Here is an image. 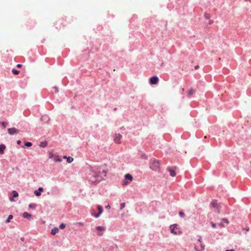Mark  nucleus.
<instances>
[{"label": "nucleus", "mask_w": 251, "mask_h": 251, "mask_svg": "<svg viewBox=\"0 0 251 251\" xmlns=\"http://www.w3.org/2000/svg\"><path fill=\"white\" fill-rule=\"evenodd\" d=\"M100 172H95L94 174V177L96 179V180H100V178L102 179V180L104 179L102 176L100 175Z\"/></svg>", "instance_id": "16"}, {"label": "nucleus", "mask_w": 251, "mask_h": 251, "mask_svg": "<svg viewBox=\"0 0 251 251\" xmlns=\"http://www.w3.org/2000/svg\"><path fill=\"white\" fill-rule=\"evenodd\" d=\"M101 173L102 174H103L104 176H106V175H107V171H106L103 170L102 171Z\"/></svg>", "instance_id": "41"}, {"label": "nucleus", "mask_w": 251, "mask_h": 251, "mask_svg": "<svg viewBox=\"0 0 251 251\" xmlns=\"http://www.w3.org/2000/svg\"><path fill=\"white\" fill-rule=\"evenodd\" d=\"M222 221L226 224H228V220L226 219V218H224L222 219Z\"/></svg>", "instance_id": "42"}, {"label": "nucleus", "mask_w": 251, "mask_h": 251, "mask_svg": "<svg viewBox=\"0 0 251 251\" xmlns=\"http://www.w3.org/2000/svg\"><path fill=\"white\" fill-rule=\"evenodd\" d=\"M66 227V225L63 223H61L59 226V229H64Z\"/></svg>", "instance_id": "29"}, {"label": "nucleus", "mask_w": 251, "mask_h": 251, "mask_svg": "<svg viewBox=\"0 0 251 251\" xmlns=\"http://www.w3.org/2000/svg\"><path fill=\"white\" fill-rule=\"evenodd\" d=\"M170 229L171 232L174 235H177L181 233L180 228L178 227V226L177 224L172 225L170 226Z\"/></svg>", "instance_id": "4"}, {"label": "nucleus", "mask_w": 251, "mask_h": 251, "mask_svg": "<svg viewBox=\"0 0 251 251\" xmlns=\"http://www.w3.org/2000/svg\"><path fill=\"white\" fill-rule=\"evenodd\" d=\"M102 28H103V27H102V25H98V26H97L96 29H97L98 31H100V30H102Z\"/></svg>", "instance_id": "36"}, {"label": "nucleus", "mask_w": 251, "mask_h": 251, "mask_svg": "<svg viewBox=\"0 0 251 251\" xmlns=\"http://www.w3.org/2000/svg\"><path fill=\"white\" fill-rule=\"evenodd\" d=\"M96 229L98 231H103L105 230L106 228L105 226H97L96 227Z\"/></svg>", "instance_id": "23"}, {"label": "nucleus", "mask_w": 251, "mask_h": 251, "mask_svg": "<svg viewBox=\"0 0 251 251\" xmlns=\"http://www.w3.org/2000/svg\"><path fill=\"white\" fill-rule=\"evenodd\" d=\"M158 78L156 76H154L150 78V83L152 85L156 84L158 82Z\"/></svg>", "instance_id": "11"}, {"label": "nucleus", "mask_w": 251, "mask_h": 251, "mask_svg": "<svg viewBox=\"0 0 251 251\" xmlns=\"http://www.w3.org/2000/svg\"><path fill=\"white\" fill-rule=\"evenodd\" d=\"M179 215L181 217H184L185 216V214L183 212L180 211L179 212Z\"/></svg>", "instance_id": "39"}, {"label": "nucleus", "mask_w": 251, "mask_h": 251, "mask_svg": "<svg viewBox=\"0 0 251 251\" xmlns=\"http://www.w3.org/2000/svg\"><path fill=\"white\" fill-rule=\"evenodd\" d=\"M58 232L59 228L58 227L54 226L51 229L50 234L52 235H55Z\"/></svg>", "instance_id": "14"}, {"label": "nucleus", "mask_w": 251, "mask_h": 251, "mask_svg": "<svg viewBox=\"0 0 251 251\" xmlns=\"http://www.w3.org/2000/svg\"><path fill=\"white\" fill-rule=\"evenodd\" d=\"M98 50V47H96L94 49V50H92L91 52ZM83 55H84V59L87 60L89 56V54L91 52L90 50L87 48V49L83 50Z\"/></svg>", "instance_id": "5"}, {"label": "nucleus", "mask_w": 251, "mask_h": 251, "mask_svg": "<svg viewBox=\"0 0 251 251\" xmlns=\"http://www.w3.org/2000/svg\"><path fill=\"white\" fill-rule=\"evenodd\" d=\"M111 208L110 204H108L106 206H105V208L107 209H109Z\"/></svg>", "instance_id": "46"}, {"label": "nucleus", "mask_w": 251, "mask_h": 251, "mask_svg": "<svg viewBox=\"0 0 251 251\" xmlns=\"http://www.w3.org/2000/svg\"><path fill=\"white\" fill-rule=\"evenodd\" d=\"M48 153L49 158L53 159L54 162H61L62 161L61 156L54 154L52 151H49Z\"/></svg>", "instance_id": "1"}, {"label": "nucleus", "mask_w": 251, "mask_h": 251, "mask_svg": "<svg viewBox=\"0 0 251 251\" xmlns=\"http://www.w3.org/2000/svg\"><path fill=\"white\" fill-rule=\"evenodd\" d=\"M8 121H2L0 122V125L2 128H5L8 126Z\"/></svg>", "instance_id": "20"}, {"label": "nucleus", "mask_w": 251, "mask_h": 251, "mask_svg": "<svg viewBox=\"0 0 251 251\" xmlns=\"http://www.w3.org/2000/svg\"><path fill=\"white\" fill-rule=\"evenodd\" d=\"M13 218V216L12 214H10V215H8V217L5 220V222L6 223H9L11 221V220Z\"/></svg>", "instance_id": "26"}, {"label": "nucleus", "mask_w": 251, "mask_h": 251, "mask_svg": "<svg viewBox=\"0 0 251 251\" xmlns=\"http://www.w3.org/2000/svg\"><path fill=\"white\" fill-rule=\"evenodd\" d=\"M117 107H115V108H114V111L117 110Z\"/></svg>", "instance_id": "54"}, {"label": "nucleus", "mask_w": 251, "mask_h": 251, "mask_svg": "<svg viewBox=\"0 0 251 251\" xmlns=\"http://www.w3.org/2000/svg\"><path fill=\"white\" fill-rule=\"evenodd\" d=\"M195 68L196 69H197L199 68V66H195Z\"/></svg>", "instance_id": "53"}, {"label": "nucleus", "mask_w": 251, "mask_h": 251, "mask_svg": "<svg viewBox=\"0 0 251 251\" xmlns=\"http://www.w3.org/2000/svg\"><path fill=\"white\" fill-rule=\"evenodd\" d=\"M195 250L196 251H203L204 250V246L202 243L196 244L195 245Z\"/></svg>", "instance_id": "8"}, {"label": "nucleus", "mask_w": 251, "mask_h": 251, "mask_svg": "<svg viewBox=\"0 0 251 251\" xmlns=\"http://www.w3.org/2000/svg\"><path fill=\"white\" fill-rule=\"evenodd\" d=\"M137 19V16L135 15H134L133 16V17L129 20V22L130 23V24H131L132 23H133L132 25L134 26V27H135L136 26V24H135V20H136Z\"/></svg>", "instance_id": "19"}, {"label": "nucleus", "mask_w": 251, "mask_h": 251, "mask_svg": "<svg viewBox=\"0 0 251 251\" xmlns=\"http://www.w3.org/2000/svg\"><path fill=\"white\" fill-rule=\"evenodd\" d=\"M102 180V179L101 178H100V180L99 179V180H96H96L95 181H94L92 184L93 185H97L99 183H100V181H101Z\"/></svg>", "instance_id": "32"}, {"label": "nucleus", "mask_w": 251, "mask_h": 251, "mask_svg": "<svg viewBox=\"0 0 251 251\" xmlns=\"http://www.w3.org/2000/svg\"><path fill=\"white\" fill-rule=\"evenodd\" d=\"M41 120L45 123H47L50 120V117L47 115H44L40 118Z\"/></svg>", "instance_id": "18"}, {"label": "nucleus", "mask_w": 251, "mask_h": 251, "mask_svg": "<svg viewBox=\"0 0 251 251\" xmlns=\"http://www.w3.org/2000/svg\"><path fill=\"white\" fill-rule=\"evenodd\" d=\"M226 251H234V250L232 249V250H226Z\"/></svg>", "instance_id": "52"}, {"label": "nucleus", "mask_w": 251, "mask_h": 251, "mask_svg": "<svg viewBox=\"0 0 251 251\" xmlns=\"http://www.w3.org/2000/svg\"><path fill=\"white\" fill-rule=\"evenodd\" d=\"M91 215L95 218H98L101 215L100 214V213L96 212L93 210V212H91Z\"/></svg>", "instance_id": "22"}, {"label": "nucleus", "mask_w": 251, "mask_h": 251, "mask_svg": "<svg viewBox=\"0 0 251 251\" xmlns=\"http://www.w3.org/2000/svg\"><path fill=\"white\" fill-rule=\"evenodd\" d=\"M7 132H8V133L10 135H16V134L19 133L20 132V130L19 129L13 127L8 128L7 129Z\"/></svg>", "instance_id": "6"}, {"label": "nucleus", "mask_w": 251, "mask_h": 251, "mask_svg": "<svg viewBox=\"0 0 251 251\" xmlns=\"http://www.w3.org/2000/svg\"><path fill=\"white\" fill-rule=\"evenodd\" d=\"M204 17L206 19H209L210 18V15L208 13H205L204 14Z\"/></svg>", "instance_id": "34"}, {"label": "nucleus", "mask_w": 251, "mask_h": 251, "mask_svg": "<svg viewBox=\"0 0 251 251\" xmlns=\"http://www.w3.org/2000/svg\"><path fill=\"white\" fill-rule=\"evenodd\" d=\"M22 217L24 218L30 220L32 217V215L28 212H25L22 214Z\"/></svg>", "instance_id": "13"}, {"label": "nucleus", "mask_w": 251, "mask_h": 251, "mask_svg": "<svg viewBox=\"0 0 251 251\" xmlns=\"http://www.w3.org/2000/svg\"><path fill=\"white\" fill-rule=\"evenodd\" d=\"M6 149V146L3 144H0V154L4 153V151Z\"/></svg>", "instance_id": "17"}, {"label": "nucleus", "mask_w": 251, "mask_h": 251, "mask_svg": "<svg viewBox=\"0 0 251 251\" xmlns=\"http://www.w3.org/2000/svg\"><path fill=\"white\" fill-rule=\"evenodd\" d=\"M122 137V136L120 133H115L114 136V142L117 144L120 143Z\"/></svg>", "instance_id": "9"}, {"label": "nucleus", "mask_w": 251, "mask_h": 251, "mask_svg": "<svg viewBox=\"0 0 251 251\" xmlns=\"http://www.w3.org/2000/svg\"><path fill=\"white\" fill-rule=\"evenodd\" d=\"M48 146V142L46 140L44 141H41L40 142L39 144V146L40 148H44L47 147Z\"/></svg>", "instance_id": "15"}, {"label": "nucleus", "mask_w": 251, "mask_h": 251, "mask_svg": "<svg viewBox=\"0 0 251 251\" xmlns=\"http://www.w3.org/2000/svg\"><path fill=\"white\" fill-rule=\"evenodd\" d=\"M74 225H78L79 226L81 227L84 226V223L80 222H77V223L74 224Z\"/></svg>", "instance_id": "37"}, {"label": "nucleus", "mask_w": 251, "mask_h": 251, "mask_svg": "<svg viewBox=\"0 0 251 251\" xmlns=\"http://www.w3.org/2000/svg\"><path fill=\"white\" fill-rule=\"evenodd\" d=\"M35 24V23L34 21H32V25H27V26H29V28H31L32 27L34 26V25Z\"/></svg>", "instance_id": "40"}, {"label": "nucleus", "mask_w": 251, "mask_h": 251, "mask_svg": "<svg viewBox=\"0 0 251 251\" xmlns=\"http://www.w3.org/2000/svg\"><path fill=\"white\" fill-rule=\"evenodd\" d=\"M102 235H103V233L102 232H99L98 233V235L99 236H102Z\"/></svg>", "instance_id": "47"}, {"label": "nucleus", "mask_w": 251, "mask_h": 251, "mask_svg": "<svg viewBox=\"0 0 251 251\" xmlns=\"http://www.w3.org/2000/svg\"><path fill=\"white\" fill-rule=\"evenodd\" d=\"M71 108H72V109L74 108V106H72V107H71Z\"/></svg>", "instance_id": "55"}, {"label": "nucleus", "mask_w": 251, "mask_h": 251, "mask_svg": "<svg viewBox=\"0 0 251 251\" xmlns=\"http://www.w3.org/2000/svg\"><path fill=\"white\" fill-rule=\"evenodd\" d=\"M12 170L15 171H18V172L20 171V170L18 166L15 167H12Z\"/></svg>", "instance_id": "35"}, {"label": "nucleus", "mask_w": 251, "mask_h": 251, "mask_svg": "<svg viewBox=\"0 0 251 251\" xmlns=\"http://www.w3.org/2000/svg\"><path fill=\"white\" fill-rule=\"evenodd\" d=\"M133 179V176L131 174L129 173L126 174L124 176V179L122 181V184L123 185H127Z\"/></svg>", "instance_id": "2"}, {"label": "nucleus", "mask_w": 251, "mask_h": 251, "mask_svg": "<svg viewBox=\"0 0 251 251\" xmlns=\"http://www.w3.org/2000/svg\"><path fill=\"white\" fill-rule=\"evenodd\" d=\"M32 145L33 144L31 142L25 141L24 144L21 146V147L25 149L31 147Z\"/></svg>", "instance_id": "12"}, {"label": "nucleus", "mask_w": 251, "mask_h": 251, "mask_svg": "<svg viewBox=\"0 0 251 251\" xmlns=\"http://www.w3.org/2000/svg\"><path fill=\"white\" fill-rule=\"evenodd\" d=\"M19 196L18 192L16 190H12V193L11 194V196H9V201L11 202L15 201V198H18Z\"/></svg>", "instance_id": "7"}, {"label": "nucleus", "mask_w": 251, "mask_h": 251, "mask_svg": "<svg viewBox=\"0 0 251 251\" xmlns=\"http://www.w3.org/2000/svg\"><path fill=\"white\" fill-rule=\"evenodd\" d=\"M199 243H202V242H201V238L200 239H198V243L199 244Z\"/></svg>", "instance_id": "48"}, {"label": "nucleus", "mask_w": 251, "mask_h": 251, "mask_svg": "<svg viewBox=\"0 0 251 251\" xmlns=\"http://www.w3.org/2000/svg\"><path fill=\"white\" fill-rule=\"evenodd\" d=\"M52 88L54 89L55 93H57L58 92V88L57 86H53Z\"/></svg>", "instance_id": "38"}, {"label": "nucleus", "mask_w": 251, "mask_h": 251, "mask_svg": "<svg viewBox=\"0 0 251 251\" xmlns=\"http://www.w3.org/2000/svg\"><path fill=\"white\" fill-rule=\"evenodd\" d=\"M11 72L13 73V74L14 75H17L20 72V71L19 70H17V69H15V68H13L12 69Z\"/></svg>", "instance_id": "27"}, {"label": "nucleus", "mask_w": 251, "mask_h": 251, "mask_svg": "<svg viewBox=\"0 0 251 251\" xmlns=\"http://www.w3.org/2000/svg\"><path fill=\"white\" fill-rule=\"evenodd\" d=\"M20 240L22 241H24V240H25V238L24 237H22L20 238Z\"/></svg>", "instance_id": "50"}, {"label": "nucleus", "mask_w": 251, "mask_h": 251, "mask_svg": "<svg viewBox=\"0 0 251 251\" xmlns=\"http://www.w3.org/2000/svg\"><path fill=\"white\" fill-rule=\"evenodd\" d=\"M97 208L98 210V213H100V214L101 215L103 212V209L101 205H98Z\"/></svg>", "instance_id": "25"}, {"label": "nucleus", "mask_w": 251, "mask_h": 251, "mask_svg": "<svg viewBox=\"0 0 251 251\" xmlns=\"http://www.w3.org/2000/svg\"><path fill=\"white\" fill-rule=\"evenodd\" d=\"M37 205L35 203H31L28 204V207L30 209H34Z\"/></svg>", "instance_id": "24"}, {"label": "nucleus", "mask_w": 251, "mask_h": 251, "mask_svg": "<svg viewBox=\"0 0 251 251\" xmlns=\"http://www.w3.org/2000/svg\"><path fill=\"white\" fill-rule=\"evenodd\" d=\"M150 168L151 169L156 171L159 170V162L158 160H156L154 158H152L150 160Z\"/></svg>", "instance_id": "3"}, {"label": "nucleus", "mask_w": 251, "mask_h": 251, "mask_svg": "<svg viewBox=\"0 0 251 251\" xmlns=\"http://www.w3.org/2000/svg\"><path fill=\"white\" fill-rule=\"evenodd\" d=\"M168 171L170 172V175L171 176L174 177L176 176V173L175 172V169L169 168Z\"/></svg>", "instance_id": "21"}, {"label": "nucleus", "mask_w": 251, "mask_h": 251, "mask_svg": "<svg viewBox=\"0 0 251 251\" xmlns=\"http://www.w3.org/2000/svg\"><path fill=\"white\" fill-rule=\"evenodd\" d=\"M23 66V65L21 64H18L16 65V67L17 68H21Z\"/></svg>", "instance_id": "43"}, {"label": "nucleus", "mask_w": 251, "mask_h": 251, "mask_svg": "<svg viewBox=\"0 0 251 251\" xmlns=\"http://www.w3.org/2000/svg\"><path fill=\"white\" fill-rule=\"evenodd\" d=\"M44 191V189L42 187H40L38 189L35 190L34 191V194L35 196L39 197L41 195L42 192Z\"/></svg>", "instance_id": "10"}, {"label": "nucleus", "mask_w": 251, "mask_h": 251, "mask_svg": "<svg viewBox=\"0 0 251 251\" xmlns=\"http://www.w3.org/2000/svg\"><path fill=\"white\" fill-rule=\"evenodd\" d=\"M126 206V203L125 202H122L120 203V210H122V209H123Z\"/></svg>", "instance_id": "33"}, {"label": "nucleus", "mask_w": 251, "mask_h": 251, "mask_svg": "<svg viewBox=\"0 0 251 251\" xmlns=\"http://www.w3.org/2000/svg\"><path fill=\"white\" fill-rule=\"evenodd\" d=\"M73 161H74V158L70 156H69L68 157V158H67V160H66L67 162L68 163H71L72 162H73Z\"/></svg>", "instance_id": "30"}, {"label": "nucleus", "mask_w": 251, "mask_h": 251, "mask_svg": "<svg viewBox=\"0 0 251 251\" xmlns=\"http://www.w3.org/2000/svg\"><path fill=\"white\" fill-rule=\"evenodd\" d=\"M16 143L18 145H20L22 143V141L20 140H18L16 141Z\"/></svg>", "instance_id": "44"}, {"label": "nucleus", "mask_w": 251, "mask_h": 251, "mask_svg": "<svg viewBox=\"0 0 251 251\" xmlns=\"http://www.w3.org/2000/svg\"><path fill=\"white\" fill-rule=\"evenodd\" d=\"M219 226H220L222 227H223L224 226L222 222L219 224Z\"/></svg>", "instance_id": "51"}, {"label": "nucleus", "mask_w": 251, "mask_h": 251, "mask_svg": "<svg viewBox=\"0 0 251 251\" xmlns=\"http://www.w3.org/2000/svg\"><path fill=\"white\" fill-rule=\"evenodd\" d=\"M211 204L214 208H218V207H219L218 204L216 201H213L211 202Z\"/></svg>", "instance_id": "28"}, {"label": "nucleus", "mask_w": 251, "mask_h": 251, "mask_svg": "<svg viewBox=\"0 0 251 251\" xmlns=\"http://www.w3.org/2000/svg\"><path fill=\"white\" fill-rule=\"evenodd\" d=\"M195 92V90H194L193 89L191 88L188 93V96H190L193 95Z\"/></svg>", "instance_id": "31"}, {"label": "nucleus", "mask_w": 251, "mask_h": 251, "mask_svg": "<svg viewBox=\"0 0 251 251\" xmlns=\"http://www.w3.org/2000/svg\"><path fill=\"white\" fill-rule=\"evenodd\" d=\"M211 226L213 228L216 227V224L213 222H211Z\"/></svg>", "instance_id": "45"}, {"label": "nucleus", "mask_w": 251, "mask_h": 251, "mask_svg": "<svg viewBox=\"0 0 251 251\" xmlns=\"http://www.w3.org/2000/svg\"><path fill=\"white\" fill-rule=\"evenodd\" d=\"M68 156L66 155L63 156V158L64 159H66V160H67V158H68Z\"/></svg>", "instance_id": "49"}]
</instances>
